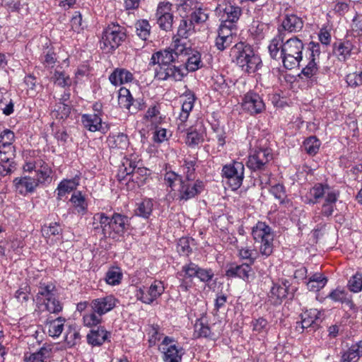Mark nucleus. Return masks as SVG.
Masks as SVG:
<instances>
[{
  "instance_id": "f257e3e1",
  "label": "nucleus",
  "mask_w": 362,
  "mask_h": 362,
  "mask_svg": "<svg viewBox=\"0 0 362 362\" xmlns=\"http://www.w3.org/2000/svg\"><path fill=\"white\" fill-rule=\"evenodd\" d=\"M160 57V69H156V76L160 80L172 78L175 81L182 80L186 73L181 66L184 62L182 57L192 53V47L182 39L173 37L171 45L158 51Z\"/></svg>"
},
{
  "instance_id": "f03ea898",
  "label": "nucleus",
  "mask_w": 362,
  "mask_h": 362,
  "mask_svg": "<svg viewBox=\"0 0 362 362\" xmlns=\"http://www.w3.org/2000/svg\"><path fill=\"white\" fill-rule=\"evenodd\" d=\"M230 56L233 58V61L243 71L248 74L256 72L262 66L260 57L255 53L250 45L245 42L236 43L231 48Z\"/></svg>"
},
{
  "instance_id": "7ed1b4c3",
  "label": "nucleus",
  "mask_w": 362,
  "mask_h": 362,
  "mask_svg": "<svg viewBox=\"0 0 362 362\" xmlns=\"http://www.w3.org/2000/svg\"><path fill=\"white\" fill-rule=\"evenodd\" d=\"M282 45V63L286 69L298 67L303 59L304 44L298 37H292L286 40Z\"/></svg>"
},
{
  "instance_id": "20e7f679",
  "label": "nucleus",
  "mask_w": 362,
  "mask_h": 362,
  "mask_svg": "<svg viewBox=\"0 0 362 362\" xmlns=\"http://www.w3.org/2000/svg\"><path fill=\"white\" fill-rule=\"evenodd\" d=\"M127 37L126 28L118 23H112L105 28L102 40L101 48L107 52H112L124 42Z\"/></svg>"
},
{
  "instance_id": "39448f33",
  "label": "nucleus",
  "mask_w": 362,
  "mask_h": 362,
  "mask_svg": "<svg viewBox=\"0 0 362 362\" xmlns=\"http://www.w3.org/2000/svg\"><path fill=\"white\" fill-rule=\"evenodd\" d=\"M252 235L255 243H259V254L268 257L274 250V234L272 228L264 222L258 221L252 228Z\"/></svg>"
},
{
  "instance_id": "423d86ee",
  "label": "nucleus",
  "mask_w": 362,
  "mask_h": 362,
  "mask_svg": "<svg viewBox=\"0 0 362 362\" xmlns=\"http://www.w3.org/2000/svg\"><path fill=\"white\" fill-rule=\"evenodd\" d=\"M273 158L272 150L268 148H259L252 150L246 162L247 167L253 172L264 175H269V161Z\"/></svg>"
},
{
  "instance_id": "0eeeda50",
  "label": "nucleus",
  "mask_w": 362,
  "mask_h": 362,
  "mask_svg": "<svg viewBox=\"0 0 362 362\" xmlns=\"http://www.w3.org/2000/svg\"><path fill=\"white\" fill-rule=\"evenodd\" d=\"M245 166L242 162L233 161L223 165L222 174L228 180V185L233 190L240 187L244 179Z\"/></svg>"
},
{
  "instance_id": "6e6552de",
  "label": "nucleus",
  "mask_w": 362,
  "mask_h": 362,
  "mask_svg": "<svg viewBox=\"0 0 362 362\" xmlns=\"http://www.w3.org/2000/svg\"><path fill=\"white\" fill-rule=\"evenodd\" d=\"M164 362H181L184 350L174 338L165 337L159 346Z\"/></svg>"
},
{
  "instance_id": "1a4fd4ad",
  "label": "nucleus",
  "mask_w": 362,
  "mask_h": 362,
  "mask_svg": "<svg viewBox=\"0 0 362 362\" xmlns=\"http://www.w3.org/2000/svg\"><path fill=\"white\" fill-rule=\"evenodd\" d=\"M204 182L199 180H182L176 189L175 196L180 202H186L199 194L204 189Z\"/></svg>"
},
{
  "instance_id": "9d476101",
  "label": "nucleus",
  "mask_w": 362,
  "mask_h": 362,
  "mask_svg": "<svg viewBox=\"0 0 362 362\" xmlns=\"http://www.w3.org/2000/svg\"><path fill=\"white\" fill-rule=\"evenodd\" d=\"M199 266L189 261L182 267L180 272L177 273L180 279V288L182 291L187 292L193 286V279L197 277Z\"/></svg>"
},
{
  "instance_id": "9b49d317",
  "label": "nucleus",
  "mask_w": 362,
  "mask_h": 362,
  "mask_svg": "<svg viewBox=\"0 0 362 362\" xmlns=\"http://www.w3.org/2000/svg\"><path fill=\"white\" fill-rule=\"evenodd\" d=\"M172 6L169 2H160L157 7V23L159 28L165 31H170L173 28L174 17L172 13Z\"/></svg>"
},
{
  "instance_id": "f8f14e48",
  "label": "nucleus",
  "mask_w": 362,
  "mask_h": 362,
  "mask_svg": "<svg viewBox=\"0 0 362 362\" xmlns=\"http://www.w3.org/2000/svg\"><path fill=\"white\" fill-rule=\"evenodd\" d=\"M254 275L255 272L250 264H238L232 262L226 269V276L228 278H240L245 282H250L254 278Z\"/></svg>"
},
{
  "instance_id": "ddd939ff",
  "label": "nucleus",
  "mask_w": 362,
  "mask_h": 362,
  "mask_svg": "<svg viewBox=\"0 0 362 362\" xmlns=\"http://www.w3.org/2000/svg\"><path fill=\"white\" fill-rule=\"evenodd\" d=\"M242 107L250 115H255L263 112L265 110V105L259 94L249 91L243 97Z\"/></svg>"
},
{
  "instance_id": "4468645a",
  "label": "nucleus",
  "mask_w": 362,
  "mask_h": 362,
  "mask_svg": "<svg viewBox=\"0 0 362 362\" xmlns=\"http://www.w3.org/2000/svg\"><path fill=\"white\" fill-rule=\"evenodd\" d=\"M119 303V300L112 295H107L103 297L93 299L89 306L94 312L102 316L112 310Z\"/></svg>"
},
{
  "instance_id": "2eb2a0df",
  "label": "nucleus",
  "mask_w": 362,
  "mask_h": 362,
  "mask_svg": "<svg viewBox=\"0 0 362 362\" xmlns=\"http://www.w3.org/2000/svg\"><path fill=\"white\" fill-rule=\"evenodd\" d=\"M81 123L83 126L90 132H100L105 134L110 127L105 122H102L100 114H83L81 115Z\"/></svg>"
},
{
  "instance_id": "dca6fc26",
  "label": "nucleus",
  "mask_w": 362,
  "mask_h": 362,
  "mask_svg": "<svg viewBox=\"0 0 362 362\" xmlns=\"http://www.w3.org/2000/svg\"><path fill=\"white\" fill-rule=\"evenodd\" d=\"M129 224V218L127 216L114 213L110 217V237L114 238V235H123Z\"/></svg>"
},
{
  "instance_id": "f3484780",
  "label": "nucleus",
  "mask_w": 362,
  "mask_h": 362,
  "mask_svg": "<svg viewBox=\"0 0 362 362\" xmlns=\"http://www.w3.org/2000/svg\"><path fill=\"white\" fill-rule=\"evenodd\" d=\"M13 183L15 191L24 197L34 192L37 187V182L35 181V178L30 176L16 177Z\"/></svg>"
},
{
  "instance_id": "a211bd4d",
  "label": "nucleus",
  "mask_w": 362,
  "mask_h": 362,
  "mask_svg": "<svg viewBox=\"0 0 362 362\" xmlns=\"http://www.w3.org/2000/svg\"><path fill=\"white\" fill-rule=\"evenodd\" d=\"M323 319L324 313L317 309H310L301 314L302 326H307L313 330L320 327Z\"/></svg>"
},
{
  "instance_id": "6ab92c4d",
  "label": "nucleus",
  "mask_w": 362,
  "mask_h": 362,
  "mask_svg": "<svg viewBox=\"0 0 362 362\" xmlns=\"http://www.w3.org/2000/svg\"><path fill=\"white\" fill-rule=\"evenodd\" d=\"M110 335V333L103 326L100 325L91 328L86 336L87 342L93 346H99L108 339Z\"/></svg>"
},
{
  "instance_id": "aec40b11",
  "label": "nucleus",
  "mask_w": 362,
  "mask_h": 362,
  "mask_svg": "<svg viewBox=\"0 0 362 362\" xmlns=\"http://www.w3.org/2000/svg\"><path fill=\"white\" fill-rule=\"evenodd\" d=\"M288 282L286 281L283 283L282 285L274 284L269 293V300L271 304L278 305L281 304L284 299H285L288 295Z\"/></svg>"
},
{
  "instance_id": "412c9836",
  "label": "nucleus",
  "mask_w": 362,
  "mask_h": 362,
  "mask_svg": "<svg viewBox=\"0 0 362 362\" xmlns=\"http://www.w3.org/2000/svg\"><path fill=\"white\" fill-rule=\"evenodd\" d=\"M285 33L279 29V33L270 42L268 49L270 57L275 60H281L283 59L282 45L284 44Z\"/></svg>"
},
{
  "instance_id": "4be33fe9",
  "label": "nucleus",
  "mask_w": 362,
  "mask_h": 362,
  "mask_svg": "<svg viewBox=\"0 0 362 362\" xmlns=\"http://www.w3.org/2000/svg\"><path fill=\"white\" fill-rule=\"evenodd\" d=\"M303 21L296 14H286L281 23L282 32H299L303 28Z\"/></svg>"
},
{
  "instance_id": "5701e85b",
  "label": "nucleus",
  "mask_w": 362,
  "mask_h": 362,
  "mask_svg": "<svg viewBox=\"0 0 362 362\" xmlns=\"http://www.w3.org/2000/svg\"><path fill=\"white\" fill-rule=\"evenodd\" d=\"M241 13L240 7L233 5L230 3L226 4L221 14V22L230 25H236L235 23L239 20Z\"/></svg>"
},
{
  "instance_id": "b1692460",
  "label": "nucleus",
  "mask_w": 362,
  "mask_h": 362,
  "mask_svg": "<svg viewBox=\"0 0 362 362\" xmlns=\"http://www.w3.org/2000/svg\"><path fill=\"white\" fill-rule=\"evenodd\" d=\"M195 32L194 25L187 16L186 17L182 18L180 20L177 31V35L173 37H178L187 43L186 40L188 37Z\"/></svg>"
},
{
  "instance_id": "393cba45",
  "label": "nucleus",
  "mask_w": 362,
  "mask_h": 362,
  "mask_svg": "<svg viewBox=\"0 0 362 362\" xmlns=\"http://www.w3.org/2000/svg\"><path fill=\"white\" fill-rule=\"evenodd\" d=\"M80 176L76 175L71 179H64L59 182L57 188V199H62L66 193H69L76 189L79 185Z\"/></svg>"
},
{
  "instance_id": "a878e982",
  "label": "nucleus",
  "mask_w": 362,
  "mask_h": 362,
  "mask_svg": "<svg viewBox=\"0 0 362 362\" xmlns=\"http://www.w3.org/2000/svg\"><path fill=\"white\" fill-rule=\"evenodd\" d=\"M330 192H339V190H334L330 187L327 183H316L310 189V194L313 197V199H310V204H316L319 200L325 197V194H328Z\"/></svg>"
},
{
  "instance_id": "bb28decb",
  "label": "nucleus",
  "mask_w": 362,
  "mask_h": 362,
  "mask_svg": "<svg viewBox=\"0 0 362 362\" xmlns=\"http://www.w3.org/2000/svg\"><path fill=\"white\" fill-rule=\"evenodd\" d=\"M52 356V349L49 346H42L37 351L33 354H25L24 362H48Z\"/></svg>"
},
{
  "instance_id": "cd10ccee",
  "label": "nucleus",
  "mask_w": 362,
  "mask_h": 362,
  "mask_svg": "<svg viewBox=\"0 0 362 362\" xmlns=\"http://www.w3.org/2000/svg\"><path fill=\"white\" fill-rule=\"evenodd\" d=\"M133 79V74L125 69L117 68L109 76L110 83L114 86L132 82Z\"/></svg>"
},
{
  "instance_id": "c85d7f7f",
  "label": "nucleus",
  "mask_w": 362,
  "mask_h": 362,
  "mask_svg": "<svg viewBox=\"0 0 362 362\" xmlns=\"http://www.w3.org/2000/svg\"><path fill=\"white\" fill-rule=\"evenodd\" d=\"M194 332L197 337H204L215 340L218 334L212 331L211 327L204 322L203 318L198 319L194 325Z\"/></svg>"
},
{
  "instance_id": "c756f323",
  "label": "nucleus",
  "mask_w": 362,
  "mask_h": 362,
  "mask_svg": "<svg viewBox=\"0 0 362 362\" xmlns=\"http://www.w3.org/2000/svg\"><path fill=\"white\" fill-rule=\"evenodd\" d=\"M107 143L110 148L121 150L127 148L129 144L127 135L124 133L109 135Z\"/></svg>"
},
{
  "instance_id": "7c9ffc66",
  "label": "nucleus",
  "mask_w": 362,
  "mask_h": 362,
  "mask_svg": "<svg viewBox=\"0 0 362 362\" xmlns=\"http://www.w3.org/2000/svg\"><path fill=\"white\" fill-rule=\"evenodd\" d=\"M362 356V341L351 345L341 356V362H357Z\"/></svg>"
},
{
  "instance_id": "2f4dec72",
  "label": "nucleus",
  "mask_w": 362,
  "mask_h": 362,
  "mask_svg": "<svg viewBox=\"0 0 362 362\" xmlns=\"http://www.w3.org/2000/svg\"><path fill=\"white\" fill-rule=\"evenodd\" d=\"M352 44L349 41L337 42L333 45V54L339 61H345L351 55Z\"/></svg>"
},
{
  "instance_id": "473e14b6",
  "label": "nucleus",
  "mask_w": 362,
  "mask_h": 362,
  "mask_svg": "<svg viewBox=\"0 0 362 362\" xmlns=\"http://www.w3.org/2000/svg\"><path fill=\"white\" fill-rule=\"evenodd\" d=\"M57 294V289L52 283L40 282L38 286V291L36 295L37 300L45 302Z\"/></svg>"
},
{
  "instance_id": "72a5a7b5",
  "label": "nucleus",
  "mask_w": 362,
  "mask_h": 362,
  "mask_svg": "<svg viewBox=\"0 0 362 362\" xmlns=\"http://www.w3.org/2000/svg\"><path fill=\"white\" fill-rule=\"evenodd\" d=\"M185 62V66L182 68L186 75L189 71L193 72L199 69L202 66L201 54L198 51L192 49V53L189 54Z\"/></svg>"
},
{
  "instance_id": "f704fd0d",
  "label": "nucleus",
  "mask_w": 362,
  "mask_h": 362,
  "mask_svg": "<svg viewBox=\"0 0 362 362\" xmlns=\"http://www.w3.org/2000/svg\"><path fill=\"white\" fill-rule=\"evenodd\" d=\"M65 318L59 317L54 320H47L46 327L50 337H58L64 329Z\"/></svg>"
},
{
  "instance_id": "c9c22d12",
  "label": "nucleus",
  "mask_w": 362,
  "mask_h": 362,
  "mask_svg": "<svg viewBox=\"0 0 362 362\" xmlns=\"http://www.w3.org/2000/svg\"><path fill=\"white\" fill-rule=\"evenodd\" d=\"M339 197V192H330L326 195L325 202L322 206L321 214L326 217L332 215L334 206Z\"/></svg>"
},
{
  "instance_id": "e433bc0d",
  "label": "nucleus",
  "mask_w": 362,
  "mask_h": 362,
  "mask_svg": "<svg viewBox=\"0 0 362 362\" xmlns=\"http://www.w3.org/2000/svg\"><path fill=\"white\" fill-rule=\"evenodd\" d=\"M204 141V137L203 131L197 130L193 127L188 129L185 139V143L188 146L194 148L203 143Z\"/></svg>"
},
{
  "instance_id": "4c0bfd02",
  "label": "nucleus",
  "mask_w": 362,
  "mask_h": 362,
  "mask_svg": "<svg viewBox=\"0 0 362 362\" xmlns=\"http://www.w3.org/2000/svg\"><path fill=\"white\" fill-rule=\"evenodd\" d=\"M327 297L334 302L344 303L350 308H353L354 307V303L351 296H349L348 293L343 289L336 288L330 292Z\"/></svg>"
},
{
  "instance_id": "58836bf2",
  "label": "nucleus",
  "mask_w": 362,
  "mask_h": 362,
  "mask_svg": "<svg viewBox=\"0 0 362 362\" xmlns=\"http://www.w3.org/2000/svg\"><path fill=\"white\" fill-rule=\"evenodd\" d=\"M185 97V100L182 103V112L179 117L182 122L187 121L195 101V95L192 91L187 92Z\"/></svg>"
},
{
  "instance_id": "ea45409f",
  "label": "nucleus",
  "mask_w": 362,
  "mask_h": 362,
  "mask_svg": "<svg viewBox=\"0 0 362 362\" xmlns=\"http://www.w3.org/2000/svg\"><path fill=\"white\" fill-rule=\"evenodd\" d=\"M327 279L321 273H315L307 282L308 289L310 291H318L327 284Z\"/></svg>"
},
{
  "instance_id": "a19ab883",
  "label": "nucleus",
  "mask_w": 362,
  "mask_h": 362,
  "mask_svg": "<svg viewBox=\"0 0 362 362\" xmlns=\"http://www.w3.org/2000/svg\"><path fill=\"white\" fill-rule=\"evenodd\" d=\"M70 202L72 203L76 213L81 215L86 214L88 204L81 192H74L71 197Z\"/></svg>"
},
{
  "instance_id": "79ce46f5",
  "label": "nucleus",
  "mask_w": 362,
  "mask_h": 362,
  "mask_svg": "<svg viewBox=\"0 0 362 362\" xmlns=\"http://www.w3.org/2000/svg\"><path fill=\"white\" fill-rule=\"evenodd\" d=\"M136 33L141 40L146 41L151 35V26L149 22L146 19L136 21L135 23Z\"/></svg>"
},
{
  "instance_id": "37998d69",
  "label": "nucleus",
  "mask_w": 362,
  "mask_h": 362,
  "mask_svg": "<svg viewBox=\"0 0 362 362\" xmlns=\"http://www.w3.org/2000/svg\"><path fill=\"white\" fill-rule=\"evenodd\" d=\"M93 220L99 221L103 236L110 238V217L105 213H97L93 216Z\"/></svg>"
},
{
  "instance_id": "c03bdc74",
  "label": "nucleus",
  "mask_w": 362,
  "mask_h": 362,
  "mask_svg": "<svg viewBox=\"0 0 362 362\" xmlns=\"http://www.w3.org/2000/svg\"><path fill=\"white\" fill-rule=\"evenodd\" d=\"M209 16V11L206 8L198 6L188 16L194 25L202 24L205 23Z\"/></svg>"
},
{
  "instance_id": "a18cd8bd",
  "label": "nucleus",
  "mask_w": 362,
  "mask_h": 362,
  "mask_svg": "<svg viewBox=\"0 0 362 362\" xmlns=\"http://www.w3.org/2000/svg\"><path fill=\"white\" fill-rule=\"evenodd\" d=\"M153 202L150 199H145L137 204L135 214L144 218H148L153 211Z\"/></svg>"
},
{
  "instance_id": "49530a36",
  "label": "nucleus",
  "mask_w": 362,
  "mask_h": 362,
  "mask_svg": "<svg viewBox=\"0 0 362 362\" xmlns=\"http://www.w3.org/2000/svg\"><path fill=\"white\" fill-rule=\"evenodd\" d=\"M102 315L94 312V310L90 308L89 313L85 314L83 316V322L84 326L93 328L100 326L102 322Z\"/></svg>"
},
{
  "instance_id": "de8ad7c7",
  "label": "nucleus",
  "mask_w": 362,
  "mask_h": 362,
  "mask_svg": "<svg viewBox=\"0 0 362 362\" xmlns=\"http://www.w3.org/2000/svg\"><path fill=\"white\" fill-rule=\"evenodd\" d=\"M14 133L10 129L4 130L0 134V153H2L3 149L11 151V144L14 141Z\"/></svg>"
},
{
  "instance_id": "09e8293b",
  "label": "nucleus",
  "mask_w": 362,
  "mask_h": 362,
  "mask_svg": "<svg viewBox=\"0 0 362 362\" xmlns=\"http://www.w3.org/2000/svg\"><path fill=\"white\" fill-rule=\"evenodd\" d=\"M160 107L158 103L149 107L145 114L144 118L147 121H150L152 124H160L163 119L160 114Z\"/></svg>"
},
{
  "instance_id": "8fccbe9b",
  "label": "nucleus",
  "mask_w": 362,
  "mask_h": 362,
  "mask_svg": "<svg viewBox=\"0 0 362 362\" xmlns=\"http://www.w3.org/2000/svg\"><path fill=\"white\" fill-rule=\"evenodd\" d=\"M318 68L316 62L313 59H310L308 64L302 69L299 76L301 78L310 79L311 81L315 80V76L317 73Z\"/></svg>"
},
{
  "instance_id": "3c124183",
  "label": "nucleus",
  "mask_w": 362,
  "mask_h": 362,
  "mask_svg": "<svg viewBox=\"0 0 362 362\" xmlns=\"http://www.w3.org/2000/svg\"><path fill=\"white\" fill-rule=\"evenodd\" d=\"M40 60L45 67L52 68L57 62L56 53L53 47H47L43 50Z\"/></svg>"
},
{
  "instance_id": "603ef678",
  "label": "nucleus",
  "mask_w": 362,
  "mask_h": 362,
  "mask_svg": "<svg viewBox=\"0 0 362 362\" xmlns=\"http://www.w3.org/2000/svg\"><path fill=\"white\" fill-rule=\"evenodd\" d=\"M236 31V25H230L228 23L221 22L218 30V35L227 38L230 37L231 40L234 41L237 37Z\"/></svg>"
},
{
  "instance_id": "864d4df0",
  "label": "nucleus",
  "mask_w": 362,
  "mask_h": 362,
  "mask_svg": "<svg viewBox=\"0 0 362 362\" xmlns=\"http://www.w3.org/2000/svg\"><path fill=\"white\" fill-rule=\"evenodd\" d=\"M303 146L307 153L314 156L318 152L320 141L316 136H310L304 141Z\"/></svg>"
},
{
  "instance_id": "5fc2aeb1",
  "label": "nucleus",
  "mask_w": 362,
  "mask_h": 362,
  "mask_svg": "<svg viewBox=\"0 0 362 362\" xmlns=\"http://www.w3.org/2000/svg\"><path fill=\"white\" fill-rule=\"evenodd\" d=\"M212 87L214 90L221 94H228L229 86L223 76L216 75L212 77Z\"/></svg>"
},
{
  "instance_id": "6e6d98bb",
  "label": "nucleus",
  "mask_w": 362,
  "mask_h": 362,
  "mask_svg": "<svg viewBox=\"0 0 362 362\" xmlns=\"http://www.w3.org/2000/svg\"><path fill=\"white\" fill-rule=\"evenodd\" d=\"M183 178L181 175L173 171L167 172L164 175V181L165 184L171 188V190L175 194L176 189L179 186V183L182 181Z\"/></svg>"
},
{
  "instance_id": "4d7b16f0",
  "label": "nucleus",
  "mask_w": 362,
  "mask_h": 362,
  "mask_svg": "<svg viewBox=\"0 0 362 362\" xmlns=\"http://www.w3.org/2000/svg\"><path fill=\"white\" fill-rule=\"evenodd\" d=\"M148 170L146 168H138L135 172L129 178V181H132L137 184L139 187L144 185L146 182Z\"/></svg>"
},
{
  "instance_id": "13d9d810",
  "label": "nucleus",
  "mask_w": 362,
  "mask_h": 362,
  "mask_svg": "<svg viewBox=\"0 0 362 362\" xmlns=\"http://www.w3.org/2000/svg\"><path fill=\"white\" fill-rule=\"evenodd\" d=\"M132 100V95L129 90L126 88H121L119 91V105L129 110L130 112L131 107L132 106V103H131Z\"/></svg>"
},
{
  "instance_id": "bf43d9fd",
  "label": "nucleus",
  "mask_w": 362,
  "mask_h": 362,
  "mask_svg": "<svg viewBox=\"0 0 362 362\" xmlns=\"http://www.w3.org/2000/svg\"><path fill=\"white\" fill-rule=\"evenodd\" d=\"M196 164L197 158L194 160L184 159V164L182 165L185 179L187 180H194L196 177Z\"/></svg>"
},
{
  "instance_id": "052dcab7",
  "label": "nucleus",
  "mask_w": 362,
  "mask_h": 362,
  "mask_svg": "<svg viewBox=\"0 0 362 362\" xmlns=\"http://www.w3.org/2000/svg\"><path fill=\"white\" fill-rule=\"evenodd\" d=\"M238 250L239 257L247 260V262L246 264H250L251 266L255 263L258 257V253L256 251L254 252L248 247H238Z\"/></svg>"
},
{
  "instance_id": "680f3d73",
  "label": "nucleus",
  "mask_w": 362,
  "mask_h": 362,
  "mask_svg": "<svg viewBox=\"0 0 362 362\" xmlns=\"http://www.w3.org/2000/svg\"><path fill=\"white\" fill-rule=\"evenodd\" d=\"M193 240V239L187 237L180 238L177 247L178 253L182 256H189L192 252V249L190 247V242Z\"/></svg>"
},
{
  "instance_id": "e2e57ef3",
  "label": "nucleus",
  "mask_w": 362,
  "mask_h": 362,
  "mask_svg": "<svg viewBox=\"0 0 362 362\" xmlns=\"http://www.w3.org/2000/svg\"><path fill=\"white\" fill-rule=\"evenodd\" d=\"M44 303L45 305L46 310L51 313L58 314L63 309V305L59 300L57 294L53 297L48 298V300L44 302Z\"/></svg>"
},
{
  "instance_id": "0e129e2a",
  "label": "nucleus",
  "mask_w": 362,
  "mask_h": 362,
  "mask_svg": "<svg viewBox=\"0 0 362 362\" xmlns=\"http://www.w3.org/2000/svg\"><path fill=\"white\" fill-rule=\"evenodd\" d=\"M42 233L45 238H49L53 235H61L62 233V228L57 222L52 223L49 226L44 225L42 227Z\"/></svg>"
},
{
  "instance_id": "69168bd1",
  "label": "nucleus",
  "mask_w": 362,
  "mask_h": 362,
  "mask_svg": "<svg viewBox=\"0 0 362 362\" xmlns=\"http://www.w3.org/2000/svg\"><path fill=\"white\" fill-rule=\"evenodd\" d=\"M122 274L119 272L118 267L112 268L108 270L105 275V281L110 285H117L121 281Z\"/></svg>"
},
{
  "instance_id": "338daca9",
  "label": "nucleus",
  "mask_w": 362,
  "mask_h": 362,
  "mask_svg": "<svg viewBox=\"0 0 362 362\" xmlns=\"http://www.w3.org/2000/svg\"><path fill=\"white\" fill-rule=\"evenodd\" d=\"M270 192L275 198L279 200L280 204H286L290 203V200L286 198L284 185L280 184L276 185L271 188Z\"/></svg>"
},
{
  "instance_id": "774afa93",
  "label": "nucleus",
  "mask_w": 362,
  "mask_h": 362,
  "mask_svg": "<svg viewBox=\"0 0 362 362\" xmlns=\"http://www.w3.org/2000/svg\"><path fill=\"white\" fill-rule=\"evenodd\" d=\"M349 289L354 293L362 291V273L356 272L348 282Z\"/></svg>"
}]
</instances>
